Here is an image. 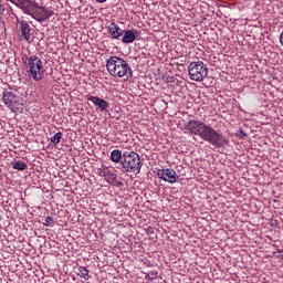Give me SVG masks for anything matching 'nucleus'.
I'll return each instance as SVG.
<instances>
[{"instance_id": "obj_1", "label": "nucleus", "mask_w": 283, "mask_h": 283, "mask_svg": "<svg viewBox=\"0 0 283 283\" xmlns=\"http://www.w3.org/2000/svg\"><path fill=\"white\" fill-rule=\"evenodd\" d=\"M187 129L190 134L199 136L202 140L209 143L213 147H224V145H229V140H227L224 135L203 122L191 119L188 122Z\"/></svg>"}, {"instance_id": "obj_2", "label": "nucleus", "mask_w": 283, "mask_h": 283, "mask_svg": "<svg viewBox=\"0 0 283 283\" xmlns=\"http://www.w3.org/2000/svg\"><path fill=\"white\" fill-rule=\"evenodd\" d=\"M106 70L111 76L114 78H132L134 76V71L127 61L118 57L111 56L106 61Z\"/></svg>"}, {"instance_id": "obj_3", "label": "nucleus", "mask_w": 283, "mask_h": 283, "mask_svg": "<svg viewBox=\"0 0 283 283\" xmlns=\"http://www.w3.org/2000/svg\"><path fill=\"white\" fill-rule=\"evenodd\" d=\"M22 62L27 63L29 78H32V81H35L36 83H39V81H43L45 70L43 69V61H41V57L36 55H32L31 57L23 55Z\"/></svg>"}, {"instance_id": "obj_4", "label": "nucleus", "mask_w": 283, "mask_h": 283, "mask_svg": "<svg viewBox=\"0 0 283 283\" xmlns=\"http://www.w3.org/2000/svg\"><path fill=\"white\" fill-rule=\"evenodd\" d=\"M123 174H140L143 169V163L140 161V155L136 151H124L122 166L117 167Z\"/></svg>"}, {"instance_id": "obj_5", "label": "nucleus", "mask_w": 283, "mask_h": 283, "mask_svg": "<svg viewBox=\"0 0 283 283\" xmlns=\"http://www.w3.org/2000/svg\"><path fill=\"white\" fill-rule=\"evenodd\" d=\"M188 74L191 81H197V83H200L207 78L209 69L202 61L191 62L188 66Z\"/></svg>"}, {"instance_id": "obj_6", "label": "nucleus", "mask_w": 283, "mask_h": 283, "mask_svg": "<svg viewBox=\"0 0 283 283\" xmlns=\"http://www.w3.org/2000/svg\"><path fill=\"white\" fill-rule=\"evenodd\" d=\"M28 4L29 3H24V7H22L21 10L24 12V14L32 17V19H35V21H39V23H43V21H48L50 17H54V11L48 10L45 9V7H42L31 12Z\"/></svg>"}, {"instance_id": "obj_7", "label": "nucleus", "mask_w": 283, "mask_h": 283, "mask_svg": "<svg viewBox=\"0 0 283 283\" xmlns=\"http://www.w3.org/2000/svg\"><path fill=\"white\" fill-rule=\"evenodd\" d=\"M2 101L6 107H9L11 112H19V107H21V97L17 96L14 93L7 91L3 93Z\"/></svg>"}, {"instance_id": "obj_8", "label": "nucleus", "mask_w": 283, "mask_h": 283, "mask_svg": "<svg viewBox=\"0 0 283 283\" xmlns=\"http://www.w3.org/2000/svg\"><path fill=\"white\" fill-rule=\"evenodd\" d=\"M98 176H101V178H104V180H106L108 185H116L118 180V175L112 171V169H109V167L107 166H102L101 168H98Z\"/></svg>"}, {"instance_id": "obj_9", "label": "nucleus", "mask_w": 283, "mask_h": 283, "mask_svg": "<svg viewBox=\"0 0 283 283\" xmlns=\"http://www.w3.org/2000/svg\"><path fill=\"white\" fill-rule=\"evenodd\" d=\"M157 176L161 180H165L166 182H170V185H174V182H177L179 178L176 175V170H171V169H158Z\"/></svg>"}, {"instance_id": "obj_10", "label": "nucleus", "mask_w": 283, "mask_h": 283, "mask_svg": "<svg viewBox=\"0 0 283 283\" xmlns=\"http://www.w3.org/2000/svg\"><path fill=\"white\" fill-rule=\"evenodd\" d=\"M18 25H19L20 41H30V36H32L30 32H32V29L30 28V24L28 23V21L25 20L19 21Z\"/></svg>"}, {"instance_id": "obj_11", "label": "nucleus", "mask_w": 283, "mask_h": 283, "mask_svg": "<svg viewBox=\"0 0 283 283\" xmlns=\"http://www.w3.org/2000/svg\"><path fill=\"white\" fill-rule=\"evenodd\" d=\"M107 30H108L107 34H108L109 39H113V40H118L124 34L123 29H120V27H118V24H116V22L111 23L108 25Z\"/></svg>"}, {"instance_id": "obj_12", "label": "nucleus", "mask_w": 283, "mask_h": 283, "mask_svg": "<svg viewBox=\"0 0 283 283\" xmlns=\"http://www.w3.org/2000/svg\"><path fill=\"white\" fill-rule=\"evenodd\" d=\"M87 101L93 103V105H95V107L101 109V112H105V109H107L109 107V103H107V101H105V99H103L101 97H96V96L90 95L87 97Z\"/></svg>"}, {"instance_id": "obj_13", "label": "nucleus", "mask_w": 283, "mask_h": 283, "mask_svg": "<svg viewBox=\"0 0 283 283\" xmlns=\"http://www.w3.org/2000/svg\"><path fill=\"white\" fill-rule=\"evenodd\" d=\"M136 41V34L132 30L124 31L122 43H134Z\"/></svg>"}, {"instance_id": "obj_14", "label": "nucleus", "mask_w": 283, "mask_h": 283, "mask_svg": "<svg viewBox=\"0 0 283 283\" xmlns=\"http://www.w3.org/2000/svg\"><path fill=\"white\" fill-rule=\"evenodd\" d=\"M111 160L113 163H120L119 167L123 165V151L119 149H115L111 153Z\"/></svg>"}, {"instance_id": "obj_15", "label": "nucleus", "mask_w": 283, "mask_h": 283, "mask_svg": "<svg viewBox=\"0 0 283 283\" xmlns=\"http://www.w3.org/2000/svg\"><path fill=\"white\" fill-rule=\"evenodd\" d=\"M78 277H83V280H90V270L85 266H80L77 270Z\"/></svg>"}, {"instance_id": "obj_16", "label": "nucleus", "mask_w": 283, "mask_h": 283, "mask_svg": "<svg viewBox=\"0 0 283 283\" xmlns=\"http://www.w3.org/2000/svg\"><path fill=\"white\" fill-rule=\"evenodd\" d=\"M13 169H17L18 171H25V169H28V164L21 160L14 161Z\"/></svg>"}, {"instance_id": "obj_17", "label": "nucleus", "mask_w": 283, "mask_h": 283, "mask_svg": "<svg viewBox=\"0 0 283 283\" xmlns=\"http://www.w3.org/2000/svg\"><path fill=\"white\" fill-rule=\"evenodd\" d=\"M13 3V6H17L20 10L24 8V3H32L31 0H7Z\"/></svg>"}, {"instance_id": "obj_18", "label": "nucleus", "mask_w": 283, "mask_h": 283, "mask_svg": "<svg viewBox=\"0 0 283 283\" xmlns=\"http://www.w3.org/2000/svg\"><path fill=\"white\" fill-rule=\"evenodd\" d=\"M61 138H63V133L59 132L54 137H51V143H53V145H59V143H61Z\"/></svg>"}, {"instance_id": "obj_19", "label": "nucleus", "mask_w": 283, "mask_h": 283, "mask_svg": "<svg viewBox=\"0 0 283 283\" xmlns=\"http://www.w3.org/2000/svg\"><path fill=\"white\" fill-rule=\"evenodd\" d=\"M158 277V271H150L146 274V280H156Z\"/></svg>"}, {"instance_id": "obj_20", "label": "nucleus", "mask_w": 283, "mask_h": 283, "mask_svg": "<svg viewBox=\"0 0 283 283\" xmlns=\"http://www.w3.org/2000/svg\"><path fill=\"white\" fill-rule=\"evenodd\" d=\"M45 222H46L45 226L50 227V224H54V219H52V217H46Z\"/></svg>"}, {"instance_id": "obj_21", "label": "nucleus", "mask_w": 283, "mask_h": 283, "mask_svg": "<svg viewBox=\"0 0 283 283\" xmlns=\"http://www.w3.org/2000/svg\"><path fill=\"white\" fill-rule=\"evenodd\" d=\"M33 8H36V10H41V8H43V6H40L36 2H33Z\"/></svg>"}, {"instance_id": "obj_22", "label": "nucleus", "mask_w": 283, "mask_h": 283, "mask_svg": "<svg viewBox=\"0 0 283 283\" xmlns=\"http://www.w3.org/2000/svg\"><path fill=\"white\" fill-rule=\"evenodd\" d=\"M6 12V6L0 3V14H3Z\"/></svg>"}, {"instance_id": "obj_23", "label": "nucleus", "mask_w": 283, "mask_h": 283, "mask_svg": "<svg viewBox=\"0 0 283 283\" xmlns=\"http://www.w3.org/2000/svg\"><path fill=\"white\" fill-rule=\"evenodd\" d=\"M279 40H280L281 45L283 46V31H282V33L280 34Z\"/></svg>"}, {"instance_id": "obj_24", "label": "nucleus", "mask_w": 283, "mask_h": 283, "mask_svg": "<svg viewBox=\"0 0 283 283\" xmlns=\"http://www.w3.org/2000/svg\"><path fill=\"white\" fill-rule=\"evenodd\" d=\"M97 1V3H105V1H107V0H96Z\"/></svg>"}]
</instances>
